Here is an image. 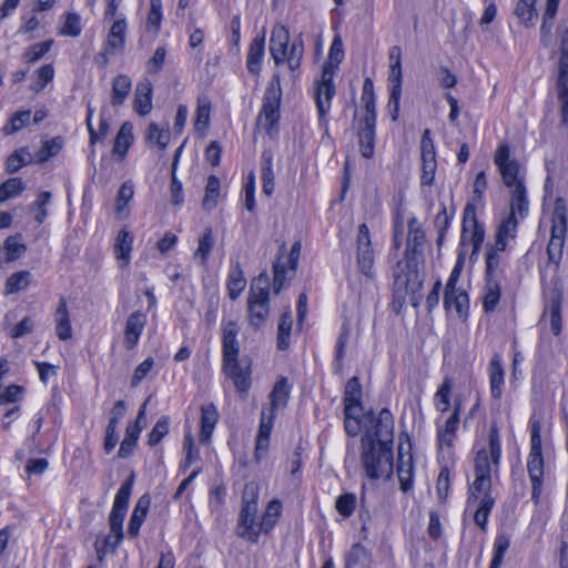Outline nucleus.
I'll use <instances>...</instances> for the list:
<instances>
[{"mask_svg":"<svg viewBox=\"0 0 568 568\" xmlns=\"http://www.w3.org/2000/svg\"><path fill=\"white\" fill-rule=\"evenodd\" d=\"M501 456L500 437L496 426L489 430V449H479L474 460L475 479L469 487L467 503L478 501V507L474 514V521L481 530L486 529L488 516L495 505V498L491 496V477L498 471Z\"/></svg>","mask_w":568,"mask_h":568,"instance_id":"obj_1","label":"nucleus"},{"mask_svg":"<svg viewBox=\"0 0 568 568\" xmlns=\"http://www.w3.org/2000/svg\"><path fill=\"white\" fill-rule=\"evenodd\" d=\"M426 235L422 224L416 217L408 221V233L404 257L396 264L394 276V290L396 294H410L412 304L417 306L420 302V290L424 282V245Z\"/></svg>","mask_w":568,"mask_h":568,"instance_id":"obj_2","label":"nucleus"},{"mask_svg":"<svg viewBox=\"0 0 568 568\" xmlns=\"http://www.w3.org/2000/svg\"><path fill=\"white\" fill-rule=\"evenodd\" d=\"M239 332L236 322L230 321L223 326V372L233 381L240 393H246L251 385L250 369L239 364Z\"/></svg>","mask_w":568,"mask_h":568,"instance_id":"obj_3","label":"nucleus"},{"mask_svg":"<svg viewBox=\"0 0 568 568\" xmlns=\"http://www.w3.org/2000/svg\"><path fill=\"white\" fill-rule=\"evenodd\" d=\"M344 57L343 42L339 37L334 38L328 53V61L324 64L321 80L317 82L315 91V101L318 111L320 121H324L329 108L331 100L335 95L333 78L338 69V64Z\"/></svg>","mask_w":568,"mask_h":568,"instance_id":"obj_4","label":"nucleus"},{"mask_svg":"<svg viewBox=\"0 0 568 568\" xmlns=\"http://www.w3.org/2000/svg\"><path fill=\"white\" fill-rule=\"evenodd\" d=\"M362 463L371 479L389 478L393 474L392 447L372 445L368 437H362Z\"/></svg>","mask_w":568,"mask_h":568,"instance_id":"obj_5","label":"nucleus"},{"mask_svg":"<svg viewBox=\"0 0 568 568\" xmlns=\"http://www.w3.org/2000/svg\"><path fill=\"white\" fill-rule=\"evenodd\" d=\"M248 323L254 329L263 327L270 315L268 276L260 274L252 283L247 297Z\"/></svg>","mask_w":568,"mask_h":568,"instance_id":"obj_6","label":"nucleus"},{"mask_svg":"<svg viewBox=\"0 0 568 568\" xmlns=\"http://www.w3.org/2000/svg\"><path fill=\"white\" fill-rule=\"evenodd\" d=\"M281 97L282 90L277 78L276 83L272 82L266 88L263 97L262 109L257 116V126H262L268 135H272L277 131Z\"/></svg>","mask_w":568,"mask_h":568,"instance_id":"obj_7","label":"nucleus"},{"mask_svg":"<svg viewBox=\"0 0 568 568\" xmlns=\"http://www.w3.org/2000/svg\"><path fill=\"white\" fill-rule=\"evenodd\" d=\"M567 231V207L562 199H557L551 216V235L547 246L549 262L558 264L561 258V252Z\"/></svg>","mask_w":568,"mask_h":568,"instance_id":"obj_8","label":"nucleus"},{"mask_svg":"<svg viewBox=\"0 0 568 568\" xmlns=\"http://www.w3.org/2000/svg\"><path fill=\"white\" fill-rule=\"evenodd\" d=\"M494 163L501 175L505 186L513 187L519 182H525L524 176L520 175V165L516 159L511 158L510 149L507 144H501L497 148Z\"/></svg>","mask_w":568,"mask_h":568,"instance_id":"obj_9","label":"nucleus"},{"mask_svg":"<svg viewBox=\"0 0 568 568\" xmlns=\"http://www.w3.org/2000/svg\"><path fill=\"white\" fill-rule=\"evenodd\" d=\"M371 428H366V433L363 437H368L372 445L379 446H393L394 437V418L392 413L387 408H383L379 412L378 418L375 419Z\"/></svg>","mask_w":568,"mask_h":568,"instance_id":"obj_10","label":"nucleus"},{"mask_svg":"<svg viewBox=\"0 0 568 568\" xmlns=\"http://www.w3.org/2000/svg\"><path fill=\"white\" fill-rule=\"evenodd\" d=\"M302 250V244L300 241L295 242L292 247L291 252L287 257V263L290 264V267L286 268L285 264L281 262V258L285 254V245L283 244L280 247L278 251V258L273 265V273H274V285L273 290L275 294H278L287 278H292V276L295 274V271L297 268V263L300 258Z\"/></svg>","mask_w":568,"mask_h":568,"instance_id":"obj_11","label":"nucleus"},{"mask_svg":"<svg viewBox=\"0 0 568 568\" xmlns=\"http://www.w3.org/2000/svg\"><path fill=\"white\" fill-rule=\"evenodd\" d=\"M470 230L469 242L471 243L473 250L471 255L478 254L480 251L481 244L485 240V229L476 217V209L474 204L468 203L464 209L463 216V233H462V244L464 245L467 240V233Z\"/></svg>","mask_w":568,"mask_h":568,"instance_id":"obj_12","label":"nucleus"},{"mask_svg":"<svg viewBox=\"0 0 568 568\" xmlns=\"http://www.w3.org/2000/svg\"><path fill=\"white\" fill-rule=\"evenodd\" d=\"M357 247V264L362 273L366 276H372L374 265V251L372 248V241L369 230L365 223L358 227L356 236Z\"/></svg>","mask_w":568,"mask_h":568,"instance_id":"obj_13","label":"nucleus"},{"mask_svg":"<svg viewBox=\"0 0 568 568\" xmlns=\"http://www.w3.org/2000/svg\"><path fill=\"white\" fill-rule=\"evenodd\" d=\"M410 448L409 442H407L406 446L402 442L398 445L397 476L403 493H407L413 488L414 463Z\"/></svg>","mask_w":568,"mask_h":568,"instance_id":"obj_14","label":"nucleus"},{"mask_svg":"<svg viewBox=\"0 0 568 568\" xmlns=\"http://www.w3.org/2000/svg\"><path fill=\"white\" fill-rule=\"evenodd\" d=\"M256 513L257 507L253 504L243 505L240 513L237 524V535L241 538L247 539L252 542H257L260 536V527L256 528Z\"/></svg>","mask_w":568,"mask_h":568,"instance_id":"obj_15","label":"nucleus"},{"mask_svg":"<svg viewBox=\"0 0 568 568\" xmlns=\"http://www.w3.org/2000/svg\"><path fill=\"white\" fill-rule=\"evenodd\" d=\"M527 471L531 481V499L537 504L542 491L544 484L542 454L529 453Z\"/></svg>","mask_w":568,"mask_h":568,"instance_id":"obj_16","label":"nucleus"},{"mask_svg":"<svg viewBox=\"0 0 568 568\" xmlns=\"http://www.w3.org/2000/svg\"><path fill=\"white\" fill-rule=\"evenodd\" d=\"M288 42V30L282 24H276L270 39V53L276 65L285 62Z\"/></svg>","mask_w":568,"mask_h":568,"instance_id":"obj_17","label":"nucleus"},{"mask_svg":"<svg viewBox=\"0 0 568 568\" xmlns=\"http://www.w3.org/2000/svg\"><path fill=\"white\" fill-rule=\"evenodd\" d=\"M146 324V315L140 311L133 312L125 322L124 344L128 349H133Z\"/></svg>","mask_w":568,"mask_h":568,"instance_id":"obj_18","label":"nucleus"},{"mask_svg":"<svg viewBox=\"0 0 568 568\" xmlns=\"http://www.w3.org/2000/svg\"><path fill=\"white\" fill-rule=\"evenodd\" d=\"M270 407L263 408L266 412V416H272L275 419L276 412L287 406L290 398V387L285 377L280 378L273 386L270 394Z\"/></svg>","mask_w":568,"mask_h":568,"instance_id":"obj_19","label":"nucleus"},{"mask_svg":"<svg viewBox=\"0 0 568 568\" xmlns=\"http://www.w3.org/2000/svg\"><path fill=\"white\" fill-rule=\"evenodd\" d=\"M444 306L447 312L454 311L459 318L465 320L469 308L467 293L458 288L445 290Z\"/></svg>","mask_w":568,"mask_h":568,"instance_id":"obj_20","label":"nucleus"},{"mask_svg":"<svg viewBox=\"0 0 568 568\" xmlns=\"http://www.w3.org/2000/svg\"><path fill=\"white\" fill-rule=\"evenodd\" d=\"M152 92L153 85L149 79L138 82L134 92L133 108L138 114L144 116L152 110Z\"/></svg>","mask_w":568,"mask_h":568,"instance_id":"obj_21","label":"nucleus"},{"mask_svg":"<svg viewBox=\"0 0 568 568\" xmlns=\"http://www.w3.org/2000/svg\"><path fill=\"white\" fill-rule=\"evenodd\" d=\"M219 417L217 408L213 403L205 404L201 407V428L199 439L202 444H207L210 442Z\"/></svg>","mask_w":568,"mask_h":568,"instance_id":"obj_22","label":"nucleus"},{"mask_svg":"<svg viewBox=\"0 0 568 568\" xmlns=\"http://www.w3.org/2000/svg\"><path fill=\"white\" fill-rule=\"evenodd\" d=\"M462 410V403L458 402L455 404L453 414L448 417V419L445 422L443 427L438 428L437 435H438V444L439 447L443 448L452 447L453 443L456 437V430L458 428L459 424V414Z\"/></svg>","mask_w":568,"mask_h":568,"instance_id":"obj_23","label":"nucleus"},{"mask_svg":"<svg viewBox=\"0 0 568 568\" xmlns=\"http://www.w3.org/2000/svg\"><path fill=\"white\" fill-rule=\"evenodd\" d=\"M274 426L272 416H266L265 409H262L258 432L255 443V458L261 459L267 452L270 445V436Z\"/></svg>","mask_w":568,"mask_h":568,"instance_id":"obj_24","label":"nucleus"},{"mask_svg":"<svg viewBox=\"0 0 568 568\" xmlns=\"http://www.w3.org/2000/svg\"><path fill=\"white\" fill-rule=\"evenodd\" d=\"M133 141V125L130 122H124L116 133L112 148V154L115 156L116 161L121 162L125 159Z\"/></svg>","mask_w":568,"mask_h":568,"instance_id":"obj_25","label":"nucleus"},{"mask_svg":"<svg viewBox=\"0 0 568 568\" xmlns=\"http://www.w3.org/2000/svg\"><path fill=\"white\" fill-rule=\"evenodd\" d=\"M375 128L373 119L359 123L357 131L359 152L365 159H371L375 150Z\"/></svg>","mask_w":568,"mask_h":568,"instance_id":"obj_26","label":"nucleus"},{"mask_svg":"<svg viewBox=\"0 0 568 568\" xmlns=\"http://www.w3.org/2000/svg\"><path fill=\"white\" fill-rule=\"evenodd\" d=\"M518 224V219L513 213H508V215L501 221L495 234V244H497V250L507 248L508 240H514L517 235Z\"/></svg>","mask_w":568,"mask_h":568,"instance_id":"obj_27","label":"nucleus"},{"mask_svg":"<svg viewBox=\"0 0 568 568\" xmlns=\"http://www.w3.org/2000/svg\"><path fill=\"white\" fill-rule=\"evenodd\" d=\"M363 390L362 385L359 383V378L354 376L349 378L345 385L344 389V410L353 412L361 410L363 412L362 406Z\"/></svg>","mask_w":568,"mask_h":568,"instance_id":"obj_28","label":"nucleus"},{"mask_svg":"<svg viewBox=\"0 0 568 568\" xmlns=\"http://www.w3.org/2000/svg\"><path fill=\"white\" fill-rule=\"evenodd\" d=\"M150 504L151 499L149 495H142L138 499L128 526V535L130 537L135 538L139 535L141 525L143 524L150 508Z\"/></svg>","mask_w":568,"mask_h":568,"instance_id":"obj_29","label":"nucleus"},{"mask_svg":"<svg viewBox=\"0 0 568 568\" xmlns=\"http://www.w3.org/2000/svg\"><path fill=\"white\" fill-rule=\"evenodd\" d=\"M133 246V235L126 230H121L114 242V255L120 262V267L125 268L130 263Z\"/></svg>","mask_w":568,"mask_h":568,"instance_id":"obj_30","label":"nucleus"},{"mask_svg":"<svg viewBox=\"0 0 568 568\" xmlns=\"http://www.w3.org/2000/svg\"><path fill=\"white\" fill-rule=\"evenodd\" d=\"M132 90V80L126 74H118L112 80L111 105L118 108L123 105Z\"/></svg>","mask_w":568,"mask_h":568,"instance_id":"obj_31","label":"nucleus"},{"mask_svg":"<svg viewBox=\"0 0 568 568\" xmlns=\"http://www.w3.org/2000/svg\"><path fill=\"white\" fill-rule=\"evenodd\" d=\"M126 22L125 19L115 20L108 33L105 47L112 54L123 51L125 47Z\"/></svg>","mask_w":568,"mask_h":568,"instance_id":"obj_32","label":"nucleus"},{"mask_svg":"<svg viewBox=\"0 0 568 568\" xmlns=\"http://www.w3.org/2000/svg\"><path fill=\"white\" fill-rule=\"evenodd\" d=\"M508 189L510 190L509 213L525 217L528 213V199L525 182H519L517 185Z\"/></svg>","mask_w":568,"mask_h":568,"instance_id":"obj_33","label":"nucleus"},{"mask_svg":"<svg viewBox=\"0 0 568 568\" xmlns=\"http://www.w3.org/2000/svg\"><path fill=\"white\" fill-rule=\"evenodd\" d=\"M265 40L262 38H254L250 44L247 52L246 67L247 71L257 75L261 72L262 60L264 57Z\"/></svg>","mask_w":568,"mask_h":568,"instance_id":"obj_34","label":"nucleus"},{"mask_svg":"<svg viewBox=\"0 0 568 568\" xmlns=\"http://www.w3.org/2000/svg\"><path fill=\"white\" fill-rule=\"evenodd\" d=\"M344 427L351 436H356L362 427L367 428V423L374 422V414L372 412L362 415L361 410H353L352 413L344 410Z\"/></svg>","mask_w":568,"mask_h":568,"instance_id":"obj_35","label":"nucleus"},{"mask_svg":"<svg viewBox=\"0 0 568 568\" xmlns=\"http://www.w3.org/2000/svg\"><path fill=\"white\" fill-rule=\"evenodd\" d=\"M55 331L61 341L72 337V327L65 300L62 297L55 311Z\"/></svg>","mask_w":568,"mask_h":568,"instance_id":"obj_36","label":"nucleus"},{"mask_svg":"<svg viewBox=\"0 0 568 568\" xmlns=\"http://www.w3.org/2000/svg\"><path fill=\"white\" fill-rule=\"evenodd\" d=\"M504 375L500 356L495 354L489 363V378L490 393L496 399H499L503 395Z\"/></svg>","mask_w":568,"mask_h":568,"instance_id":"obj_37","label":"nucleus"},{"mask_svg":"<svg viewBox=\"0 0 568 568\" xmlns=\"http://www.w3.org/2000/svg\"><path fill=\"white\" fill-rule=\"evenodd\" d=\"M560 0H547L546 10L540 26V40L545 47L550 43L551 30Z\"/></svg>","mask_w":568,"mask_h":568,"instance_id":"obj_38","label":"nucleus"},{"mask_svg":"<svg viewBox=\"0 0 568 568\" xmlns=\"http://www.w3.org/2000/svg\"><path fill=\"white\" fill-rule=\"evenodd\" d=\"M515 16L524 27H534L538 17L536 0H516Z\"/></svg>","mask_w":568,"mask_h":568,"instance_id":"obj_39","label":"nucleus"},{"mask_svg":"<svg viewBox=\"0 0 568 568\" xmlns=\"http://www.w3.org/2000/svg\"><path fill=\"white\" fill-rule=\"evenodd\" d=\"M246 286V280L239 262L232 263L227 276V291L231 300H236Z\"/></svg>","mask_w":568,"mask_h":568,"instance_id":"obj_40","label":"nucleus"},{"mask_svg":"<svg viewBox=\"0 0 568 568\" xmlns=\"http://www.w3.org/2000/svg\"><path fill=\"white\" fill-rule=\"evenodd\" d=\"M389 59V84H402L403 70H402V49L399 45L390 47L388 51Z\"/></svg>","mask_w":568,"mask_h":568,"instance_id":"obj_41","label":"nucleus"},{"mask_svg":"<svg viewBox=\"0 0 568 568\" xmlns=\"http://www.w3.org/2000/svg\"><path fill=\"white\" fill-rule=\"evenodd\" d=\"M500 300V285L495 278H486L484 293V311L491 313L496 310Z\"/></svg>","mask_w":568,"mask_h":568,"instance_id":"obj_42","label":"nucleus"},{"mask_svg":"<svg viewBox=\"0 0 568 568\" xmlns=\"http://www.w3.org/2000/svg\"><path fill=\"white\" fill-rule=\"evenodd\" d=\"M214 243L213 231L211 227H206L202 236L199 239V246L193 255L194 260L200 261L201 265H205Z\"/></svg>","mask_w":568,"mask_h":568,"instance_id":"obj_43","label":"nucleus"},{"mask_svg":"<svg viewBox=\"0 0 568 568\" xmlns=\"http://www.w3.org/2000/svg\"><path fill=\"white\" fill-rule=\"evenodd\" d=\"M142 430V426L138 424H130L125 429V436L120 445L118 456L120 458H126L136 445L139 435Z\"/></svg>","mask_w":568,"mask_h":568,"instance_id":"obj_44","label":"nucleus"},{"mask_svg":"<svg viewBox=\"0 0 568 568\" xmlns=\"http://www.w3.org/2000/svg\"><path fill=\"white\" fill-rule=\"evenodd\" d=\"M33 158L27 148H20L11 153L6 161V170L9 174L18 172L22 166L31 163Z\"/></svg>","mask_w":568,"mask_h":568,"instance_id":"obj_45","label":"nucleus"},{"mask_svg":"<svg viewBox=\"0 0 568 568\" xmlns=\"http://www.w3.org/2000/svg\"><path fill=\"white\" fill-rule=\"evenodd\" d=\"M282 513V503L278 499H273L268 503L266 510L260 523V532H267L273 529L278 517Z\"/></svg>","mask_w":568,"mask_h":568,"instance_id":"obj_46","label":"nucleus"},{"mask_svg":"<svg viewBox=\"0 0 568 568\" xmlns=\"http://www.w3.org/2000/svg\"><path fill=\"white\" fill-rule=\"evenodd\" d=\"M26 190V184L20 178H10L0 184V204L17 197Z\"/></svg>","mask_w":568,"mask_h":568,"instance_id":"obj_47","label":"nucleus"},{"mask_svg":"<svg viewBox=\"0 0 568 568\" xmlns=\"http://www.w3.org/2000/svg\"><path fill=\"white\" fill-rule=\"evenodd\" d=\"M211 101L207 95L197 98L196 120L194 123L195 131L204 132L210 123Z\"/></svg>","mask_w":568,"mask_h":568,"instance_id":"obj_48","label":"nucleus"},{"mask_svg":"<svg viewBox=\"0 0 568 568\" xmlns=\"http://www.w3.org/2000/svg\"><path fill=\"white\" fill-rule=\"evenodd\" d=\"M345 568H369V556L362 545H353L347 554Z\"/></svg>","mask_w":568,"mask_h":568,"instance_id":"obj_49","label":"nucleus"},{"mask_svg":"<svg viewBox=\"0 0 568 568\" xmlns=\"http://www.w3.org/2000/svg\"><path fill=\"white\" fill-rule=\"evenodd\" d=\"M220 180L215 175H210L205 185V194L202 201L204 210H212L217 205L220 196Z\"/></svg>","mask_w":568,"mask_h":568,"instance_id":"obj_50","label":"nucleus"},{"mask_svg":"<svg viewBox=\"0 0 568 568\" xmlns=\"http://www.w3.org/2000/svg\"><path fill=\"white\" fill-rule=\"evenodd\" d=\"M292 331V316L291 312L283 313L280 317L277 328V348L286 351L290 347V336Z\"/></svg>","mask_w":568,"mask_h":568,"instance_id":"obj_51","label":"nucleus"},{"mask_svg":"<svg viewBox=\"0 0 568 568\" xmlns=\"http://www.w3.org/2000/svg\"><path fill=\"white\" fill-rule=\"evenodd\" d=\"M506 250H497V244H493L487 246L486 252V278H495V275L500 270V264L503 261L501 254Z\"/></svg>","mask_w":568,"mask_h":568,"instance_id":"obj_52","label":"nucleus"},{"mask_svg":"<svg viewBox=\"0 0 568 568\" xmlns=\"http://www.w3.org/2000/svg\"><path fill=\"white\" fill-rule=\"evenodd\" d=\"M62 146L63 140L60 136L48 140L43 142L41 149L34 154L33 161L37 163H44L50 158L57 155Z\"/></svg>","mask_w":568,"mask_h":568,"instance_id":"obj_53","label":"nucleus"},{"mask_svg":"<svg viewBox=\"0 0 568 568\" xmlns=\"http://www.w3.org/2000/svg\"><path fill=\"white\" fill-rule=\"evenodd\" d=\"M30 272L20 271L10 275L6 281L4 294L11 295L27 288L30 282Z\"/></svg>","mask_w":568,"mask_h":568,"instance_id":"obj_54","label":"nucleus"},{"mask_svg":"<svg viewBox=\"0 0 568 568\" xmlns=\"http://www.w3.org/2000/svg\"><path fill=\"white\" fill-rule=\"evenodd\" d=\"M453 384L449 378H446L435 394V406L437 410L445 413L450 406V393Z\"/></svg>","mask_w":568,"mask_h":568,"instance_id":"obj_55","label":"nucleus"},{"mask_svg":"<svg viewBox=\"0 0 568 568\" xmlns=\"http://www.w3.org/2000/svg\"><path fill=\"white\" fill-rule=\"evenodd\" d=\"M125 515H126L125 510L116 509V508L112 507V510H111V514L109 517V521H110V528H111L112 532H114V544H120L124 538L122 525H123Z\"/></svg>","mask_w":568,"mask_h":568,"instance_id":"obj_56","label":"nucleus"},{"mask_svg":"<svg viewBox=\"0 0 568 568\" xmlns=\"http://www.w3.org/2000/svg\"><path fill=\"white\" fill-rule=\"evenodd\" d=\"M560 307L561 294L556 292L551 298V303L549 306L550 327L555 335H558L561 329Z\"/></svg>","mask_w":568,"mask_h":568,"instance_id":"obj_57","label":"nucleus"},{"mask_svg":"<svg viewBox=\"0 0 568 568\" xmlns=\"http://www.w3.org/2000/svg\"><path fill=\"white\" fill-rule=\"evenodd\" d=\"M52 43H53V41L49 40V41H43V42H38L36 44H32L24 51L23 60L27 63L37 62L38 60H40L42 57H44L49 52Z\"/></svg>","mask_w":568,"mask_h":568,"instance_id":"obj_58","label":"nucleus"},{"mask_svg":"<svg viewBox=\"0 0 568 568\" xmlns=\"http://www.w3.org/2000/svg\"><path fill=\"white\" fill-rule=\"evenodd\" d=\"M132 489H133V475L121 485L120 489L118 490V493L115 495L113 507L116 509H122V510L126 511L128 506H129L130 496L132 494Z\"/></svg>","mask_w":568,"mask_h":568,"instance_id":"obj_59","label":"nucleus"},{"mask_svg":"<svg viewBox=\"0 0 568 568\" xmlns=\"http://www.w3.org/2000/svg\"><path fill=\"white\" fill-rule=\"evenodd\" d=\"M274 172L272 169V160L271 158H265L263 155L262 161V182H263V192L265 195L271 196L274 192L275 183H274Z\"/></svg>","mask_w":568,"mask_h":568,"instance_id":"obj_60","label":"nucleus"},{"mask_svg":"<svg viewBox=\"0 0 568 568\" xmlns=\"http://www.w3.org/2000/svg\"><path fill=\"white\" fill-rule=\"evenodd\" d=\"M52 194L49 191H43L38 195V199L30 205V211L37 210L36 221L41 224L48 216L47 206L50 204Z\"/></svg>","mask_w":568,"mask_h":568,"instance_id":"obj_61","label":"nucleus"},{"mask_svg":"<svg viewBox=\"0 0 568 568\" xmlns=\"http://www.w3.org/2000/svg\"><path fill=\"white\" fill-rule=\"evenodd\" d=\"M510 539L506 535H499L494 542L495 554L489 568H499L504 560V555L508 550Z\"/></svg>","mask_w":568,"mask_h":568,"instance_id":"obj_62","label":"nucleus"},{"mask_svg":"<svg viewBox=\"0 0 568 568\" xmlns=\"http://www.w3.org/2000/svg\"><path fill=\"white\" fill-rule=\"evenodd\" d=\"M170 427V419L168 416H162L155 423L154 427L149 434L148 444L150 446L158 445L168 434Z\"/></svg>","mask_w":568,"mask_h":568,"instance_id":"obj_63","label":"nucleus"},{"mask_svg":"<svg viewBox=\"0 0 568 568\" xmlns=\"http://www.w3.org/2000/svg\"><path fill=\"white\" fill-rule=\"evenodd\" d=\"M31 111H20L12 115L10 123L3 128L7 135L13 134L23 129L30 121Z\"/></svg>","mask_w":568,"mask_h":568,"instance_id":"obj_64","label":"nucleus"}]
</instances>
